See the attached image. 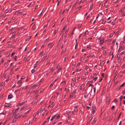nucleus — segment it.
Instances as JSON below:
<instances>
[{
  "mask_svg": "<svg viewBox=\"0 0 125 125\" xmlns=\"http://www.w3.org/2000/svg\"><path fill=\"white\" fill-rule=\"evenodd\" d=\"M104 39L103 37H101L97 38L96 40V42L99 43L100 45H102L104 43Z\"/></svg>",
  "mask_w": 125,
  "mask_h": 125,
  "instance_id": "1",
  "label": "nucleus"
},
{
  "mask_svg": "<svg viewBox=\"0 0 125 125\" xmlns=\"http://www.w3.org/2000/svg\"><path fill=\"white\" fill-rule=\"evenodd\" d=\"M76 90H74L72 93H70L69 98L71 99L73 98V96L74 94H75L76 93Z\"/></svg>",
  "mask_w": 125,
  "mask_h": 125,
  "instance_id": "2",
  "label": "nucleus"
},
{
  "mask_svg": "<svg viewBox=\"0 0 125 125\" xmlns=\"http://www.w3.org/2000/svg\"><path fill=\"white\" fill-rule=\"evenodd\" d=\"M54 69V68L53 66L52 65L50 66V68L49 69V71H50L51 73H52Z\"/></svg>",
  "mask_w": 125,
  "mask_h": 125,
  "instance_id": "3",
  "label": "nucleus"
},
{
  "mask_svg": "<svg viewBox=\"0 0 125 125\" xmlns=\"http://www.w3.org/2000/svg\"><path fill=\"white\" fill-rule=\"evenodd\" d=\"M22 81L21 80H19L18 81L17 84H18V85L17 86V87H19L21 86L22 83Z\"/></svg>",
  "mask_w": 125,
  "mask_h": 125,
  "instance_id": "4",
  "label": "nucleus"
},
{
  "mask_svg": "<svg viewBox=\"0 0 125 125\" xmlns=\"http://www.w3.org/2000/svg\"><path fill=\"white\" fill-rule=\"evenodd\" d=\"M53 116L54 119L55 120L59 119L60 117V115H53Z\"/></svg>",
  "mask_w": 125,
  "mask_h": 125,
  "instance_id": "5",
  "label": "nucleus"
},
{
  "mask_svg": "<svg viewBox=\"0 0 125 125\" xmlns=\"http://www.w3.org/2000/svg\"><path fill=\"white\" fill-rule=\"evenodd\" d=\"M41 84V82H39L36 83H35L33 85V87H38Z\"/></svg>",
  "mask_w": 125,
  "mask_h": 125,
  "instance_id": "6",
  "label": "nucleus"
},
{
  "mask_svg": "<svg viewBox=\"0 0 125 125\" xmlns=\"http://www.w3.org/2000/svg\"><path fill=\"white\" fill-rule=\"evenodd\" d=\"M125 83H124L120 85L119 86L117 87L116 89L118 90H119L122 87H123Z\"/></svg>",
  "mask_w": 125,
  "mask_h": 125,
  "instance_id": "7",
  "label": "nucleus"
},
{
  "mask_svg": "<svg viewBox=\"0 0 125 125\" xmlns=\"http://www.w3.org/2000/svg\"><path fill=\"white\" fill-rule=\"evenodd\" d=\"M78 105H76L74 106V111L75 112H78V110L77 108L78 107Z\"/></svg>",
  "mask_w": 125,
  "mask_h": 125,
  "instance_id": "8",
  "label": "nucleus"
},
{
  "mask_svg": "<svg viewBox=\"0 0 125 125\" xmlns=\"http://www.w3.org/2000/svg\"><path fill=\"white\" fill-rule=\"evenodd\" d=\"M29 111V110H28L27 112L25 113L22 116L24 118L26 117L27 116V114L28 113Z\"/></svg>",
  "mask_w": 125,
  "mask_h": 125,
  "instance_id": "9",
  "label": "nucleus"
},
{
  "mask_svg": "<svg viewBox=\"0 0 125 125\" xmlns=\"http://www.w3.org/2000/svg\"><path fill=\"white\" fill-rule=\"evenodd\" d=\"M55 104L54 103V102H52V104L51 105H49V107H53L54 106Z\"/></svg>",
  "mask_w": 125,
  "mask_h": 125,
  "instance_id": "10",
  "label": "nucleus"
},
{
  "mask_svg": "<svg viewBox=\"0 0 125 125\" xmlns=\"http://www.w3.org/2000/svg\"><path fill=\"white\" fill-rule=\"evenodd\" d=\"M93 117V115H90V116L89 118V123L92 120V119Z\"/></svg>",
  "mask_w": 125,
  "mask_h": 125,
  "instance_id": "11",
  "label": "nucleus"
},
{
  "mask_svg": "<svg viewBox=\"0 0 125 125\" xmlns=\"http://www.w3.org/2000/svg\"><path fill=\"white\" fill-rule=\"evenodd\" d=\"M97 120V119L96 118H94L93 121L92 122V124L93 125L94 124L96 121Z\"/></svg>",
  "mask_w": 125,
  "mask_h": 125,
  "instance_id": "12",
  "label": "nucleus"
},
{
  "mask_svg": "<svg viewBox=\"0 0 125 125\" xmlns=\"http://www.w3.org/2000/svg\"><path fill=\"white\" fill-rule=\"evenodd\" d=\"M110 55H112V56L111 58L112 59L114 57V55H113V51H111L110 54Z\"/></svg>",
  "mask_w": 125,
  "mask_h": 125,
  "instance_id": "13",
  "label": "nucleus"
},
{
  "mask_svg": "<svg viewBox=\"0 0 125 125\" xmlns=\"http://www.w3.org/2000/svg\"><path fill=\"white\" fill-rule=\"evenodd\" d=\"M10 105L9 103H5V106L6 107H10Z\"/></svg>",
  "mask_w": 125,
  "mask_h": 125,
  "instance_id": "14",
  "label": "nucleus"
},
{
  "mask_svg": "<svg viewBox=\"0 0 125 125\" xmlns=\"http://www.w3.org/2000/svg\"><path fill=\"white\" fill-rule=\"evenodd\" d=\"M104 61H102L101 62L100 65L101 66H103L104 64Z\"/></svg>",
  "mask_w": 125,
  "mask_h": 125,
  "instance_id": "15",
  "label": "nucleus"
},
{
  "mask_svg": "<svg viewBox=\"0 0 125 125\" xmlns=\"http://www.w3.org/2000/svg\"><path fill=\"white\" fill-rule=\"evenodd\" d=\"M16 32H13L11 34H12V36L13 38H14L15 37V33Z\"/></svg>",
  "mask_w": 125,
  "mask_h": 125,
  "instance_id": "16",
  "label": "nucleus"
},
{
  "mask_svg": "<svg viewBox=\"0 0 125 125\" xmlns=\"http://www.w3.org/2000/svg\"><path fill=\"white\" fill-rule=\"evenodd\" d=\"M12 94H10L8 95V98L11 99L12 98Z\"/></svg>",
  "mask_w": 125,
  "mask_h": 125,
  "instance_id": "17",
  "label": "nucleus"
},
{
  "mask_svg": "<svg viewBox=\"0 0 125 125\" xmlns=\"http://www.w3.org/2000/svg\"><path fill=\"white\" fill-rule=\"evenodd\" d=\"M15 53V52H13L12 53V54H11V56H10V57H12V58H13V57H14V55Z\"/></svg>",
  "mask_w": 125,
  "mask_h": 125,
  "instance_id": "18",
  "label": "nucleus"
},
{
  "mask_svg": "<svg viewBox=\"0 0 125 125\" xmlns=\"http://www.w3.org/2000/svg\"><path fill=\"white\" fill-rule=\"evenodd\" d=\"M25 102H22L21 103H18L17 105L18 106H19L20 105H23L24 104V103Z\"/></svg>",
  "mask_w": 125,
  "mask_h": 125,
  "instance_id": "19",
  "label": "nucleus"
},
{
  "mask_svg": "<svg viewBox=\"0 0 125 125\" xmlns=\"http://www.w3.org/2000/svg\"><path fill=\"white\" fill-rule=\"evenodd\" d=\"M6 113V111H3V112L0 114V115H5Z\"/></svg>",
  "mask_w": 125,
  "mask_h": 125,
  "instance_id": "20",
  "label": "nucleus"
},
{
  "mask_svg": "<svg viewBox=\"0 0 125 125\" xmlns=\"http://www.w3.org/2000/svg\"><path fill=\"white\" fill-rule=\"evenodd\" d=\"M116 39H114L113 42H112V44H113V46H114L115 44V42H116Z\"/></svg>",
  "mask_w": 125,
  "mask_h": 125,
  "instance_id": "21",
  "label": "nucleus"
},
{
  "mask_svg": "<svg viewBox=\"0 0 125 125\" xmlns=\"http://www.w3.org/2000/svg\"><path fill=\"white\" fill-rule=\"evenodd\" d=\"M122 50V46H120V48L118 50V52H119L120 51H121Z\"/></svg>",
  "mask_w": 125,
  "mask_h": 125,
  "instance_id": "22",
  "label": "nucleus"
},
{
  "mask_svg": "<svg viewBox=\"0 0 125 125\" xmlns=\"http://www.w3.org/2000/svg\"><path fill=\"white\" fill-rule=\"evenodd\" d=\"M107 104H109L110 103V99L109 98L108 99H107Z\"/></svg>",
  "mask_w": 125,
  "mask_h": 125,
  "instance_id": "23",
  "label": "nucleus"
},
{
  "mask_svg": "<svg viewBox=\"0 0 125 125\" xmlns=\"http://www.w3.org/2000/svg\"><path fill=\"white\" fill-rule=\"evenodd\" d=\"M106 48V46L105 45H104L103 46H102L101 48V49L102 50H104Z\"/></svg>",
  "mask_w": 125,
  "mask_h": 125,
  "instance_id": "24",
  "label": "nucleus"
},
{
  "mask_svg": "<svg viewBox=\"0 0 125 125\" xmlns=\"http://www.w3.org/2000/svg\"><path fill=\"white\" fill-rule=\"evenodd\" d=\"M122 60V59L120 58H118V62H120Z\"/></svg>",
  "mask_w": 125,
  "mask_h": 125,
  "instance_id": "25",
  "label": "nucleus"
},
{
  "mask_svg": "<svg viewBox=\"0 0 125 125\" xmlns=\"http://www.w3.org/2000/svg\"><path fill=\"white\" fill-rule=\"evenodd\" d=\"M81 69H78L76 68L75 70V71L76 72H80L81 70Z\"/></svg>",
  "mask_w": 125,
  "mask_h": 125,
  "instance_id": "26",
  "label": "nucleus"
},
{
  "mask_svg": "<svg viewBox=\"0 0 125 125\" xmlns=\"http://www.w3.org/2000/svg\"><path fill=\"white\" fill-rule=\"evenodd\" d=\"M96 109V107L94 106V105H92V110H95V109Z\"/></svg>",
  "mask_w": 125,
  "mask_h": 125,
  "instance_id": "27",
  "label": "nucleus"
},
{
  "mask_svg": "<svg viewBox=\"0 0 125 125\" xmlns=\"http://www.w3.org/2000/svg\"><path fill=\"white\" fill-rule=\"evenodd\" d=\"M123 54H125V51H123L122 52H121L120 53V55H122Z\"/></svg>",
  "mask_w": 125,
  "mask_h": 125,
  "instance_id": "28",
  "label": "nucleus"
},
{
  "mask_svg": "<svg viewBox=\"0 0 125 125\" xmlns=\"http://www.w3.org/2000/svg\"><path fill=\"white\" fill-rule=\"evenodd\" d=\"M34 2H31L30 3V4L31 5V6H32L34 5Z\"/></svg>",
  "mask_w": 125,
  "mask_h": 125,
  "instance_id": "29",
  "label": "nucleus"
},
{
  "mask_svg": "<svg viewBox=\"0 0 125 125\" xmlns=\"http://www.w3.org/2000/svg\"><path fill=\"white\" fill-rule=\"evenodd\" d=\"M62 70V68L61 67L57 71V72L58 73H59L61 70Z\"/></svg>",
  "mask_w": 125,
  "mask_h": 125,
  "instance_id": "30",
  "label": "nucleus"
},
{
  "mask_svg": "<svg viewBox=\"0 0 125 125\" xmlns=\"http://www.w3.org/2000/svg\"><path fill=\"white\" fill-rule=\"evenodd\" d=\"M93 78H94V81H95L97 79L98 77H94L93 76Z\"/></svg>",
  "mask_w": 125,
  "mask_h": 125,
  "instance_id": "31",
  "label": "nucleus"
},
{
  "mask_svg": "<svg viewBox=\"0 0 125 125\" xmlns=\"http://www.w3.org/2000/svg\"><path fill=\"white\" fill-rule=\"evenodd\" d=\"M21 89L16 90L15 91V92H17L18 91H21Z\"/></svg>",
  "mask_w": 125,
  "mask_h": 125,
  "instance_id": "32",
  "label": "nucleus"
},
{
  "mask_svg": "<svg viewBox=\"0 0 125 125\" xmlns=\"http://www.w3.org/2000/svg\"><path fill=\"white\" fill-rule=\"evenodd\" d=\"M25 108V109L26 108V107H24V106H23L20 109V111H21V110L23 109H24V108Z\"/></svg>",
  "mask_w": 125,
  "mask_h": 125,
  "instance_id": "33",
  "label": "nucleus"
},
{
  "mask_svg": "<svg viewBox=\"0 0 125 125\" xmlns=\"http://www.w3.org/2000/svg\"><path fill=\"white\" fill-rule=\"evenodd\" d=\"M56 65L57 68H59L60 67V66L59 65V64H57Z\"/></svg>",
  "mask_w": 125,
  "mask_h": 125,
  "instance_id": "34",
  "label": "nucleus"
},
{
  "mask_svg": "<svg viewBox=\"0 0 125 125\" xmlns=\"http://www.w3.org/2000/svg\"><path fill=\"white\" fill-rule=\"evenodd\" d=\"M17 57V56L16 55L15 56H14V57H13V58L14 59L15 61H16Z\"/></svg>",
  "mask_w": 125,
  "mask_h": 125,
  "instance_id": "35",
  "label": "nucleus"
},
{
  "mask_svg": "<svg viewBox=\"0 0 125 125\" xmlns=\"http://www.w3.org/2000/svg\"><path fill=\"white\" fill-rule=\"evenodd\" d=\"M16 120H17V119L16 118H15L13 120V121H12V123H13L15 122L16 121Z\"/></svg>",
  "mask_w": 125,
  "mask_h": 125,
  "instance_id": "36",
  "label": "nucleus"
},
{
  "mask_svg": "<svg viewBox=\"0 0 125 125\" xmlns=\"http://www.w3.org/2000/svg\"><path fill=\"white\" fill-rule=\"evenodd\" d=\"M35 70L34 69H33L31 70V72L32 73H33L35 72Z\"/></svg>",
  "mask_w": 125,
  "mask_h": 125,
  "instance_id": "37",
  "label": "nucleus"
},
{
  "mask_svg": "<svg viewBox=\"0 0 125 125\" xmlns=\"http://www.w3.org/2000/svg\"><path fill=\"white\" fill-rule=\"evenodd\" d=\"M78 46V44L77 43H76L75 45V49H76L77 48V47Z\"/></svg>",
  "mask_w": 125,
  "mask_h": 125,
  "instance_id": "38",
  "label": "nucleus"
},
{
  "mask_svg": "<svg viewBox=\"0 0 125 125\" xmlns=\"http://www.w3.org/2000/svg\"><path fill=\"white\" fill-rule=\"evenodd\" d=\"M29 86L28 85H27L26 86H25V87L24 89L25 90H26L28 88Z\"/></svg>",
  "mask_w": 125,
  "mask_h": 125,
  "instance_id": "39",
  "label": "nucleus"
},
{
  "mask_svg": "<svg viewBox=\"0 0 125 125\" xmlns=\"http://www.w3.org/2000/svg\"><path fill=\"white\" fill-rule=\"evenodd\" d=\"M70 119H71L70 118H69V119L67 120V122L68 123H69L70 122Z\"/></svg>",
  "mask_w": 125,
  "mask_h": 125,
  "instance_id": "40",
  "label": "nucleus"
},
{
  "mask_svg": "<svg viewBox=\"0 0 125 125\" xmlns=\"http://www.w3.org/2000/svg\"><path fill=\"white\" fill-rule=\"evenodd\" d=\"M93 4L92 3H91L90 4V10H92V6H93Z\"/></svg>",
  "mask_w": 125,
  "mask_h": 125,
  "instance_id": "41",
  "label": "nucleus"
},
{
  "mask_svg": "<svg viewBox=\"0 0 125 125\" xmlns=\"http://www.w3.org/2000/svg\"><path fill=\"white\" fill-rule=\"evenodd\" d=\"M54 83H51V85H50V87H52L53 85V84H54Z\"/></svg>",
  "mask_w": 125,
  "mask_h": 125,
  "instance_id": "42",
  "label": "nucleus"
},
{
  "mask_svg": "<svg viewBox=\"0 0 125 125\" xmlns=\"http://www.w3.org/2000/svg\"><path fill=\"white\" fill-rule=\"evenodd\" d=\"M118 101V100L116 99V98H115L114 100L113 101L115 102V103L117 102Z\"/></svg>",
  "mask_w": 125,
  "mask_h": 125,
  "instance_id": "43",
  "label": "nucleus"
},
{
  "mask_svg": "<svg viewBox=\"0 0 125 125\" xmlns=\"http://www.w3.org/2000/svg\"><path fill=\"white\" fill-rule=\"evenodd\" d=\"M47 53H45L44 54H43V56H44V58H45V57L46 56Z\"/></svg>",
  "mask_w": 125,
  "mask_h": 125,
  "instance_id": "44",
  "label": "nucleus"
},
{
  "mask_svg": "<svg viewBox=\"0 0 125 125\" xmlns=\"http://www.w3.org/2000/svg\"><path fill=\"white\" fill-rule=\"evenodd\" d=\"M25 78L24 76H23L22 77H21V80L23 79H25Z\"/></svg>",
  "mask_w": 125,
  "mask_h": 125,
  "instance_id": "45",
  "label": "nucleus"
},
{
  "mask_svg": "<svg viewBox=\"0 0 125 125\" xmlns=\"http://www.w3.org/2000/svg\"><path fill=\"white\" fill-rule=\"evenodd\" d=\"M20 2V1L19 0H17L15 2V4H18Z\"/></svg>",
  "mask_w": 125,
  "mask_h": 125,
  "instance_id": "46",
  "label": "nucleus"
},
{
  "mask_svg": "<svg viewBox=\"0 0 125 125\" xmlns=\"http://www.w3.org/2000/svg\"><path fill=\"white\" fill-rule=\"evenodd\" d=\"M1 61L2 63H3L4 62V60H3V58H2L1 59Z\"/></svg>",
  "mask_w": 125,
  "mask_h": 125,
  "instance_id": "47",
  "label": "nucleus"
},
{
  "mask_svg": "<svg viewBox=\"0 0 125 125\" xmlns=\"http://www.w3.org/2000/svg\"><path fill=\"white\" fill-rule=\"evenodd\" d=\"M47 73L46 74V75L48 74L50 72L49 71V70H48L46 71Z\"/></svg>",
  "mask_w": 125,
  "mask_h": 125,
  "instance_id": "48",
  "label": "nucleus"
},
{
  "mask_svg": "<svg viewBox=\"0 0 125 125\" xmlns=\"http://www.w3.org/2000/svg\"><path fill=\"white\" fill-rule=\"evenodd\" d=\"M92 113L93 114H94L95 113V110H92Z\"/></svg>",
  "mask_w": 125,
  "mask_h": 125,
  "instance_id": "49",
  "label": "nucleus"
},
{
  "mask_svg": "<svg viewBox=\"0 0 125 125\" xmlns=\"http://www.w3.org/2000/svg\"><path fill=\"white\" fill-rule=\"evenodd\" d=\"M80 62H79L77 64V66H80Z\"/></svg>",
  "mask_w": 125,
  "mask_h": 125,
  "instance_id": "50",
  "label": "nucleus"
},
{
  "mask_svg": "<svg viewBox=\"0 0 125 125\" xmlns=\"http://www.w3.org/2000/svg\"><path fill=\"white\" fill-rule=\"evenodd\" d=\"M19 10H17V11H16V12H15V14H18V13L19 12Z\"/></svg>",
  "mask_w": 125,
  "mask_h": 125,
  "instance_id": "51",
  "label": "nucleus"
},
{
  "mask_svg": "<svg viewBox=\"0 0 125 125\" xmlns=\"http://www.w3.org/2000/svg\"><path fill=\"white\" fill-rule=\"evenodd\" d=\"M115 106L114 105H113L112 106V108H111V110H113V109L114 108H115Z\"/></svg>",
  "mask_w": 125,
  "mask_h": 125,
  "instance_id": "52",
  "label": "nucleus"
},
{
  "mask_svg": "<svg viewBox=\"0 0 125 125\" xmlns=\"http://www.w3.org/2000/svg\"><path fill=\"white\" fill-rule=\"evenodd\" d=\"M123 98V96H121L120 97V101H121V100Z\"/></svg>",
  "mask_w": 125,
  "mask_h": 125,
  "instance_id": "53",
  "label": "nucleus"
},
{
  "mask_svg": "<svg viewBox=\"0 0 125 125\" xmlns=\"http://www.w3.org/2000/svg\"><path fill=\"white\" fill-rule=\"evenodd\" d=\"M85 32L83 34V36H84L87 34L86 32Z\"/></svg>",
  "mask_w": 125,
  "mask_h": 125,
  "instance_id": "54",
  "label": "nucleus"
},
{
  "mask_svg": "<svg viewBox=\"0 0 125 125\" xmlns=\"http://www.w3.org/2000/svg\"><path fill=\"white\" fill-rule=\"evenodd\" d=\"M82 88L81 86L80 85L79 87V90H82Z\"/></svg>",
  "mask_w": 125,
  "mask_h": 125,
  "instance_id": "55",
  "label": "nucleus"
},
{
  "mask_svg": "<svg viewBox=\"0 0 125 125\" xmlns=\"http://www.w3.org/2000/svg\"><path fill=\"white\" fill-rule=\"evenodd\" d=\"M76 97V95H75V94H74L73 96V98H75Z\"/></svg>",
  "mask_w": 125,
  "mask_h": 125,
  "instance_id": "56",
  "label": "nucleus"
},
{
  "mask_svg": "<svg viewBox=\"0 0 125 125\" xmlns=\"http://www.w3.org/2000/svg\"><path fill=\"white\" fill-rule=\"evenodd\" d=\"M105 21L104 20H103L102 22V24H104L105 23Z\"/></svg>",
  "mask_w": 125,
  "mask_h": 125,
  "instance_id": "57",
  "label": "nucleus"
},
{
  "mask_svg": "<svg viewBox=\"0 0 125 125\" xmlns=\"http://www.w3.org/2000/svg\"><path fill=\"white\" fill-rule=\"evenodd\" d=\"M38 6V5H37L36 6L35 8V10L37 9Z\"/></svg>",
  "mask_w": 125,
  "mask_h": 125,
  "instance_id": "58",
  "label": "nucleus"
},
{
  "mask_svg": "<svg viewBox=\"0 0 125 125\" xmlns=\"http://www.w3.org/2000/svg\"><path fill=\"white\" fill-rule=\"evenodd\" d=\"M37 64H35L34 66V68H35L37 66Z\"/></svg>",
  "mask_w": 125,
  "mask_h": 125,
  "instance_id": "59",
  "label": "nucleus"
},
{
  "mask_svg": "<svg viewBox=\"0 0 125 125\" xmlns=\"http://www.w3.org/2000/svg\"><path fill=\"white\" fill-rule=\"evenodd\" d=\"M45 46V44H42V46L41 47V48H43Z\"/></svg>",
  "mask_w": 125,
  "mask_h": 125,
  "instance_id": "60",
  "label": "nucleus"
},
{
  "mask_svg": "<svg viewBox=\"0 0 125 125\" xmlns=\"http://www.w3.org/2000/svg\"><path fill=\"white\" fill-rule=\"evenodd\" d=\"M50 116L47 119V122L50 119Z\"/></svg>",
  "mask_w": 125,
  "mask_h": 125,
  "instance_id": "61",
  "label": "nucleus"
},
{
  "mask_svg": "<svg viewBox=\"0 0 125 125\" xmlns=\"http://www.w3.org/2000/svg\"><path fill=\"white\" fill-rule=\"evenodd\" d=\"M42 12H41V13L38 15V17H40V16H41L42 15Z\"/></svg>",
  "mask_w": 125,
  "mask_h": 125,
  "instance_id": "62",
  "label": "nucleus"
},
{
  "mask_svg": "<svg viewBox=\"0 0 125 125\" xmlns=\"http://www.w3.org/2000/svg\"><path fill=\"white\" fill-rule=\"evenodd\" d=\"M109 37H110V38H111L113 36V34H110L109 35Z\"/></svg>",
  "mask_w": 125,
  "mask_h": 125,
  "instance_id": "63",
  "label": "nucleus"
},
{
  "mask_svg": "<svg viewBox=\"0 0 125 125\" xmlns=\"http://www.w3.org/2000/svg\"><path fill=\"white\" fill-rule=\"evenodd\" d=\"M122 93L123 94H125V91H123Z\"/></svg>",
  "mask_w": 125,
  "mask_h": 125,
  "instance_id": "64",
  "label": "nucleus"
}]
</instances>
